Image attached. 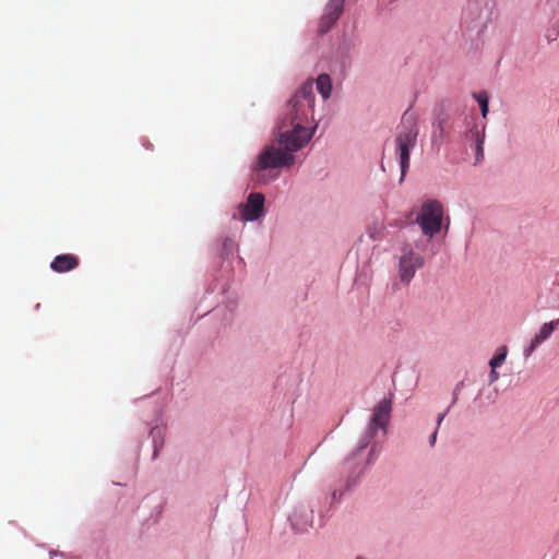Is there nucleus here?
I'll use <instances>...</instances> for the list:
<instances>
[{"label": "nucleus", "mask_w": 559, "mask_h": 559, "mask_svg": "<svg viewBox=\"0 0 559 559\" xmlns=\"http://www.w3.org/2000/svg\"><path fill=\"white\" fill-rule=\"evenodd\" d=\"M313 83L308 81L294 94L286 106V114L278 124V143L283 147L270 145L259 156V168L292 166V154L302 148L312 138L317 124L308 128L314 114Z\"/></svg>", "instance_id": "1"}, {"label": "nucleus", "mask_w": 559, "mask_h": 559, "mask_svg": "<svg viewBox=\"0 0 559 559\" xmlns=\"http://www.w3.org/2000/svg\"><path fill=\"white\" fill-rule=\"evenodd\" d=\"M418 126L413 114L405 111L402 117L399 134L395 139L396 153L401 165V180L409 168V151L416 145Z\"/></svg>", "instance_id": "2"}, {"label": "nucleus", "mask_w": 559, "mask_h": 559, "mask_svg": "<svg viewBox=\"0 0 559 559\" xmlns=\"http://www.w3.org/2000/svg\"><path fill=\"white\" fill-rule=\"evenodd\" d=\"M392 412V402L391 400H382L379 404L373 408L372 417L368 425V428L359 441L358 450H364L367 448L369 442L376 437L378 429H382L383 432H386V427L390 421Z\"/></svg>", "instance_id": "3"}, {"label": "nucleus", "mask_w": 559, "mask_h": 559, "mask_svg": "<svg viewBox=\"0 0 559 559\" xmlns=\"http://www.w3.org/2000/svg\"><path fill=\"white\" fill-rule=\"evenodd\" d=\"M442 217V204L437 200H427L423 203L421 212L416 221L424 235L433 237L441 229Z\"/></svg>", "instance_id": "4"}, {"label": "nucleus", "mask_w": 559, "mask_h": 559, "mask_svg": "<svg viewBox=\"0 0 559 559\" xmlns=\"http://www.w3.org/2000/svg\"><path fill=\"white\" fill-rule=\"evenodd\" d=\"M425 263L424 257L415 252L413 247L405 245L399 260V277L401 282L408 285L414 278L416 271L423 267Z\"/></svg>", "instance_id": "5"}, {"label": "nucleus", "mask_w": 559, "mask_h": 559, "mask_svg": "<svg viewBox=\"0 0 559 559\" xmlns=\"http://www.w3.org/2000/svg\"><path fill=\"white\" fill-rule=\"evenodd\" d=\"M264 200L262 193H250L247 202L239 206L241 218L249 222L259 219L263 214Z\"/></svg>", "instance_id": "6"}, {"label": "nucleus", "mask_w": 559, "mask_h": 559, "mask_svg": "<svg viewBox=\"0 0 559 559\" xmlns=\"http://www.w3.org/2000/svg\"><path fill=\"white\" fill-rule=\"evenodd\" d=\"M345 0H330L319 23V33H328L343 13Z\"/></svg>", "instance_id": "7"}, {"label": "nucleus", "mask_w": 559, "mask_h": 559, "mask_svg": "<svg viewBox=\"0 0 559 559\" xmlns=\"http://www.w3.org/2000/svg\"><path fill=\"white\" fill-rule=\"evenodd\" d=\"M559 324V319L544 323L540 328L539 332L535 335V337L532 340L531 345L524 350L525 357H528L532 355V353L543 342H545L556 326Z\"/></svg>", "instance_id": "8"}, {"label": "nucleus", "mask_w": 559, "mask_h": 559, "mask_svg": "<svg viewBox=\"0 0 559 559\" xmlns=\"http://www.w3.org/2000/svg\"><path fill=\"white\" fill-rule=\"evenodd\" d=\"M317 88L324 99L329 98L332 92L331 79L328 74H320L316 81Z\"/></svg>", "instance_id": "9"}, {"label": "nucleus", "mask_w": 559, "mask_h": 559, "mask_svg": "<svg viewBox=\"0 0 559 559\" xmlns=\"http://www.w3.org/2000/svg\"><path fill=\"white\" fill-rule=\"evenodd\" d=\"M164 432H165V429L163 427L156 426L151 429V436H152L153 445H154V452H153L154 459L157 457L158 452L160 451V449L164 445Z\"/></svg>", "instance_id": "10"}, {"label": "nucleus", "mask_w": 559, "mask_h": 559, "mask_svg": "<svg viewBox=\"0 0 559 559\" xmlns=\"http://www.w3.org/2000/svg\"><path fill=\"white\" fill-rule=\"evenodd\" d=\"M507 354H508L507 346L499 347L498 353L489 361L490 368L497 369L498 367H500L504 362V360L507 358Z\"/></svg>", "instance_id": "11"}, {"label": "nucleus", "mask_w": 559, "mask_h": 559, "mask_svg": "<svg viewBox=\"0 0 559 559\" xmlns=\"http://www.w3.org/2000/svg\"><path fill=\"white\" fill-rule=\"evenodd\" d=\"M476 99L479 104V107H480V111H481V116L484 118L487 117V114H488V95L486 92H480L476 95Z\"/></svg>", "instance_id": "12"}, {"label": "nucleus", "mask_w": 559, "mask_h": 559, "mask_svg": "<svg viewBox=\"0 0 559 559\" xmlns=\"http://www.w3.org/2000/svg\"><path fill=\"white\" fill-rule=\"evenodd\" d=\"M476 136H477V145H476V150H477V159L479 158V156H483V143H484V135L480 138L479 136V133L476 132Z\"/></svg>", "instance_id": "13"}, {"label": "nucleus", "mask_w": 559, "mask_h": 559, "mask_svg": "<svg viewBox=\"0 0 559 559\" xmlns=\"http://www.w3.org/2000/svg\"><path fill=\"white\" fill-rule=\"evenodd\" d=\"M559 36V29L557 31H548L546 37L549 41L555 40Z\"/></svg>", "instance_id": "14"}, {"label": "nucleus", "mask_w": 559, "mask_h": 559, "mask_svg": "<svg viewBox=\"0 0 559 559\" xmlns=\"http://www.w3.org/2000/svg\"><path fill=\"white\" fill-rule=\"evenodd\" d=\"M498 379H499V373L497 372L496 369L491 368L490 373H489L490 383L496 382Z\"/></svg>", "instance_id": "15"}, {"label": "nucleus", "mask_w": 559, "mask_h": 559, "mask_svg": "<svg viewBox=\"0 0 559 559\" xmlns=\"http://www.w3.org/2000/svg\"><path fill=\"white\" fill-rule=\"evenodd\" d=\"M462 385H463V383L461 382V383H459V384L456 385V388L454 389V392H453V402H452L453 404H454V403L456 402V400H457V394H459V391H460V389H461V386H462Z\"/></svg>", "instance_id": "16"}, {"label": "nucleus", "mask_w": 559, "mask_h": 559, "mask_svg": "<svg viewBox=\"0 0 559 559\" xmlns=\"http://www.w3.org/2000/svg\"><path fill=\"white\" fill-rule=\"evenodd\" d=\"M436 128L438 129L439 131V136L441 138L443 135V132H444V127H443V122L442 121H439L436 126Z\"/></svg>", "instance_id": "17"}, {"label": "nucleus", "mask_w": 559, "mask_h": 559, "mask_svg": "<svg viewBox=\"0 0 559 559\" xmlns=\"http://www.w3.org/2000/svg\"><path fill=\"white\" fill-rule=\"evenodd\" d=\"M445 414H447V412L441 413V414H439V415H438V418H437V429L440 427V425H441L442 420H443V419H444V417H445Z\"/></svg>", "instance_id": "18"}, {"label": "nucleus", "mask_w": 559, "mask_h": 559, "mask_svg": "<svg viewBox=\"0 0 559 559\" xmlns=\"http://www.w3.org/2000/svg\"><path fill=\"white\" fill-rule=\"evenodd\" d=\"M437 431H438V429H436V431H435V432L431 435V437H430V440H429L430 445H433V444H435V442H436V439H437Z\"/></svg>", "instance_id": "19"}, {"label": "nucleus", "mask_w": 559, "mask_h": 559, "mask_svg": "<svg viewBox=\"0 0 559 559\" xmlns=\"http://www.w3.org/2000/svg\"><path fill=\"white\" fill-rule=\"evenodd\" d=\"M356 559H361V558H356Z\"/></svg>", "instance_id": "20"}]
</instances>
